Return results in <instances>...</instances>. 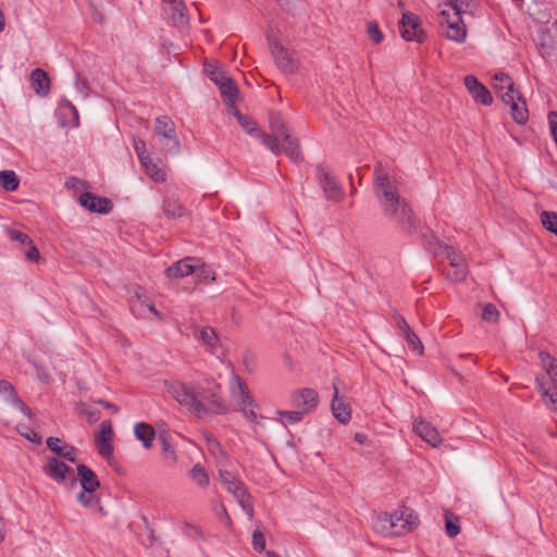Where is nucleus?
Masks as SVG:
<instances>
[{
	"label": "nucleus",
	"mask_w": 557,
	"mask_h": 557,
	"mask_svg": "<svg viewBox=\"0 0 557 557\" xmlns=\"http://www.w3.org/2000/svg\"><path fill=\"white\" fill-rule=\"evenodd\" d=\"M228 354V345L225 341H222L211 330V356L214 360L211 361V373L214 377H211V413H226L228 411L227 404L222 399L219 389L222 385V381L227 379L226 373L223 372L222 364L228 366L230 370H233L231 361L226 360Z\"/></svg>",
	"instance_id": "nucleus-1"
},
{
	"label": "nucleus",
	"mask_w": 557,
	"mask_h": 557,
	"mask_svg": "<svg viewBox=\"0 0 557 557\" xmlns=\"http://www.w3.org/2000/svg\"><path fill=\"white\" fill-rule=\"evenodd\" d=\"M271 134L260 133L263 145L273 153H286L293 161L301 159V151L298 140L292 136L285 122L273 115L270 121Z\"/></svg>",
	"instance_id": "nucleus-2"
},
{
	"label": "nucleus",
	"mask_w": 557,
	"mask_h": 557,
	"mask_svg": "<svg viewBox=\"0 0 557 557\" xmlns=\"http://www.w3.org/2000/svg\"><path fill=\"white\" fill-rule=\"evenodd\" d=\"M419 523L412 509L400 506L392 512H381L376 518V529L386 535H400L412 531Z\"/></svg>",
	"instance_id": "nucleus-3"
},
{
	"label": "nucleus",
	"mask_w": 557,
	"mask_h": 557,
	"mask_svg": "<svg viewBox=\"0 0 557 557\" xmlns=\"http://www.w3.org/2000/svg\"><path fill=\"white\" fill-rule=\"evenodd\" d=\"M223 372L226 373L227 379L222 381L230 388V394L236 404V409L240 411L246 419L251 422H257V404L255 403L248 386L240 376L235 374L234 370H230L228 366L222 364Z\"/></svg>",
	"instance_id": "nucleus-4"
},
{
	"label": "nucleus",
	"mask_w": 557,
	"mask_h": 557,
	"mask_svg": "<svg viewBox=\"0 0 557 557\" xmlns=\"http://www.w3.org/2000/svg\"><path fill=\"white\" fill-rule=\"evenodd\" d=\"M211 83L214 84L225 110L235 111V106L240 100L239 88L222 64L213 60H211Z\"/></svg>",
	"instance_id": "nucleus-5"
},
{
	"label": "nucleus",
	"mask_w": 557,
	"mask_h": 557,
	"mask_svg": "<svg viewBox=\"0 0 557 557\" xmlns=\"http://www.w3.org/2000/svg\"><path fill=\"white\" fill-rule=\"evenodd\" d=\"M169 392L177 403L186 407L198 418H205L207 416V397L203 392L197 391L185 384H172L169 387Z\"/></svg>",
	"instance_id": "nucleus-6"
},
{
	"label": "nucleus",
	"mask_w": 557,
	"mask_h": 557,
	"mask_svg": "<svg viewBox=\"0 0 557 557\" xmlns=\"http://www.w3.org/2000/svg\"><path fill=\"white\" fill-rule=\"evenodd\" d=\"M270 53L278 71L284 75H294L299 69L296 53L284 47L273 34H268Z\"/></svg>",
	"instance_id": "nucleus-7"
},
{
	"label": "nucleus",
	"mask_w": 557,
	"mask_h": 557,
	"mask_svg": "<svg viewBox=\"0 0 557 557\" xmlns=\"http://www.w3.org/2000/svg\"><path fill=\"white\" fill-rule=\"evenodd\" d=\"M220 484L237 500L239 506L246 511L249 520L253 519V508L251 505V497L243 487L242 482L227 470L219 469Z\"/></svg>",
	"instance_id": "nucleus-8"
},
{
	"label": "nucleus",
	"mask_w": 557,
	"mask_h": 557,
	"mask_svg": "<svg viewBox=\"0 0 557 557\" xmlns=\"http://www.w3.org/2000/svg\"><path fill=\"white\" fill-rule=\"evenodd\" d=\"M165 273L170 278L194 275L196 278L201 280L207 277V267L196 258H185L169 267Z\"/></svg>",
	"instance_id": "nucleus-9"
},
{
	"label": "nucleus",
	"mask_w": 557,
	"mask_h": 557,
	"mask_svg": "<svg viewBox=\"0 0 557 557\" xmlns=\"http://www.w3.org/2000/svg\"><path fill=\"white\" fill-rule=\"evenodd\" d=\"M154 134L160 138L168 150L173 152L180 150L176 126L171 117L166 115L158 116L154 124Z\"/></svg>",
	"instance_id": "nucleus-10"
},
{
	"label": "nucleus",
	"mask_w": 557,
	"mask_h": 557,
	"mask_svg": "<svg viewBox=\"0 0 557 557\" xmlns=\"http://www.w3.org/2000/svg\"><path fill=\"white\" fill-rule=\"evenodd\" d=\"M44 472L47 476H49L58 484L64 483L66 480H70L72 486L76 485V478L74 475L73 469L65 465L63 460L57 457H47L46 465L44 467Z\"/></svg>",
	"instance_id": "nucleus-11"
},
{
	"label": "nucleus",
	"mask_w": 557,
	"mask_h": 557,
	"mask_svg": "<svg viewBox=\"0 0 557 557\" xmlns=\"http://www.w3.org/2000/svg\"><path fill=\"white\" fill-rule=\"evenodd\" d=\"M380 205L385 215L397 219L403 224H412L410 210L399 193L381 201Z\"/></svg>",
	"instance_id": "nucleus-12"
},
{
	"label": "nucleus",
	"mask_w": 557,
	"mask_h": 557,
	"mask_svg": "<svg viewBox=\"0 0 557 557\" xmlns=\"http://www.w3.org/2000/svg\"><path fill=\"white\" fill-rule=\"evenodd\" d=\"M373 189L379 202L399 193L397 182L383 170L381 163H377L374 168Z\"/></svg>",
	"instance_id": "nucleus-13"
},
{
	"label": "nucleus",
	"mask_w": 557,
	"mask_h": 557,
	"mask_svg": "<svg viewBox=\"0 0 557 557\" xmlns=\"http://www.w3.org/2000/svg\"><path fill=\"white\" fill-rule=\"evenodd\" d=\"M441 24H446L447 26V30L445 33L446 38L456 42H462L467 36L462 15L449 14L447 11L443 10L441 12Z\"/></svg>",
	"instance_id": "nucleus-14"
},
{
	"label": "nucleus",
	"mask_w": 557,
	"mask_h": 557,
	"mask_svg": "<svg viewBox=\"0 0 557 557\" xmlns=\"http://www.w3.org/2000/svg\"><path fill=\"white\" fill-rule=\"evenodd\" d=\"M421 20L418 15L406 12L400 21L401 36L408 41L422 42L424 32L420 28Z\"/></svg>",
	"instance_id": "nucleus-15"
},
{
	"label": "nucleus",
	"mask_w": 557,
	"mask_h": 557,
	"mask_svg": "<svg viewBox=\"0 0 557 557\" xmlns=\"http://www.w3.org/2000/svg\"><path fill=\"white\" fill-rule=\"evenodd\" d=\"M331 410L333 417L341 423V424H348L351 420V407L350 405L345 400L343 396H339L338 388L336 385H333V397L331 401Z\"/></svg>",
	"instance_id": "nucleus-16"
},
{
	"label": "nucleus",
	"mask_w": 557,
	"mask_h": 557,
	"mask_svg": "<svg viewBox=\"0 0 557 557\" xmlns=\"http://www.w3.org/2000/svg\"><path fill=\"white\" fill-rule=\"evenodd\" d=\"M165 13L172 21L173 25L178 29H185L188 26V17L186 15V5L182 0H164Z\"/></svg>",
	"instance_id": "nucleus-17"
},
{
	"label": "nucleus",
	"mask_w": 557,
	"mask_h": 557,
	"mask_svg": "<svg viewBox=\"0 0 557 557\" xmlns=\"http://www.w3.org/2000/svg\"><path fill=\"white\" fill-rule=\"evenodd\" d=\"M113 436V429L110 421H102L100 424V431L95 435V443L99 454L103 458L111 457L113 453V446L111 440Z\"/></svg>",
	"instance_id": "nucleus-18"
},
{
	"label": "nucleus",
	"mask_w": 557,
	"mask_h": 557,
	"mask_svg": "<svg viewBox=\"0 0 557 557\" xmlns=\"http://www.w3.org/2000/svg\"><path fill=\"white\" fill-rule=\"evenodd\" d=\"M493 88L505 103H509L512 100V97L519 94L517 90H515V84L512 79L503 72L494 74Z\"/></svg>",
	"instance_id": "nucleus-19"
},
{
	"label": "nucleus",
	"mask_w": 557,
	"mask_h": 557,
	"mask_svg": "<svg viewBox=\"0 0 557 557\" xmlns=\"http://www.w3.org/2000/svg\"><path fill=\"white\" fill-rule=\"evenodd\" d=\"M318 176L320 185L330 200H338L342 198L343 191L335 177L323 166L318 168Z\"/></svg>",
	"instance_id": "nucleus-20"
},
{
	"label": "nucleus",
	"mask_w": 557,
	"mask_h": 557,
	"mask_svg": "<svg viewBox=\"0 0 557 557\" xmlns=\"http://www.w3.org/2000/svg\"><path fill=\"white\" fill-rule=\"evenodd\" d=\"M413 432L432 447H437L442 443V437L437 430L423 419H414Z\"/></svg>",
	"instance_id": "nucleus-21"
},
{
	"label": "nucleus",
	"mask_w": 557,
	"mask_h": 557,
	"mask_svg": "<svg viewBox=\"0 0 557 557\" xmlns=\"http://www.w3.org/2000/svg\"><path fill=\"white\" fill-rule=\"evenodd\" d=\"M79 203L91 212L108 213L112 209V203L108 198L98 197L91 193H83L79 196Z\"/></svg>",
	"instance_id": "nucleus-22"
},
{
	"label": "nucleus",
	"mask_w": 557,
	"mask_h": 557,
	"mask_svg": "<svg viewBox=\"0 0 557 557\" xmlns=\"http://www.w3.org/2000/svg\"><path fill=\"white\" fill-rule=\"evenodd\" d=\"M465 86L468 91L473 96L475 101L488 106L493 102V97L487 88L482 85L475 76L468 75L465 77Z\"/></svg>",
	"instance_id": "nucleus-23"
},
{
	"label": "nucleus",
	"mask_w": 557,
	"mask_h": 557,
	"mask_svg": "<svg viewBox=\"0 0 557 557\" xmlns=\"http://www.w3.org/2000/svg\"><path fill=\"white\" fill-rule=\"evenodd\" d=\"M75 478L76 482H79L82 490L87 492H96L100 486L96 473L84 463L77 465V475Z\"/></svg>",
	"instance_id": "nucleus-24"
},
{
	"label": "nucleus",
	"mask_w": 557,
	"mask_h": 557,
	"mask_svg": "<svg viewBox=\"0 0 557 557\" xmlns=\"http://www.w3.org/2000/svg\"><path fill=\"white\" fill-rule=\"evenodd\" d=\"M46 443L48 448L60 458L71 462L76 461L77 451L75 447L67 444H62V441L59 437L53 436L48 437Z\"/></svg>",
	"instance_id": "nucleus-25"
},
{
	"label": "nucleus",
	"mask_w": 557,
	"mask_h": 557,
	"mask_svg": "<svg viewBox=\"0 0 557 557\" xmlns=\"http://www.w3.org/2000/svg\"><path fill=\"white\" fill-rule=\"evenodd\" d=\"M539 356L546 372V375H543L546 384L557 386V359L546 351H540Z\"/></svg>",
	"instance_id": "nucleus-26"
},
{
	"label": "nucleus",
	"mask_w": 557,
	"mask_h": 557,
	"mask_svg": "<svg viewBox=\"0 0 557 557\" xmlns=\"http://www.w3.org/2000/svg\"><path fill=\"white\" fill-rule=\"evenodd\" d=\"M536 386L542 394L545 405L553 411H557V386L546 385L544 376L536 377Z\"/></svg>",
	"instance_id": "nucleus-27"
},
{
	"label": "nucleus",
	"mask_w": 557,
	"mask_h": 557,
	"mask_svg": "<svg viewBox=\"0 0 557 557\" xmlns=\"http://www.w3.org/2000/svg\"><path fill=\"white\" fill-rule=\"evenodd\" d=\"M30 83L34 91L39 96H47L50 91V79L41 69H36L30 74Z\"/></svg>",
	"instance_id": "nucleus-28"
},
{
	"label": "nucleus",
	"mask_w": 557,
	"mask_h": 557,
	"mask_svg": "<svg viewBox=\"0 0 557 557\" xmlns=\"http://www.w3.org/2000/svg\"><path fill=\"white\" fill-rule=\"evenodd\" d=\"M508 104H510L512 119L518 124L527 123L528 117H529V112H528L527 104H525V101L523 100L522 96L519 94L517 96H513L512 100Z\"/></svg>",
	"instance_id": "nucleus-29"
},
{
	"label": "nucleus",
	"mask_w": 557,
	"mask_h": 557,
	"mask_svg": "<svg viewBox=\"0 0 557 557\" xmlns=\"http://www.w3.org/2000/svg\"><path fill=\"white\" fill-rule=\"evenodd\" d=\"M135 435L140 441L145 448H150L156 436L154 429L145 422H139L134 429Z\"/></svg>",
	"instance_id": "nucleus-30"
},
{
	"label": "nucleus",
	"mask_w": 557,
	"mask_h": 557,
	"mask_svg": "<svg viewBox=\"0 0 557 557\" xmlns=\"http://www.w3.org/2000/svg\"><path fill=\"white\" fill-rule=\"evenodd\" d=\"M294 400L305 407V411H309L318 404V394L312 388H302L294 394Z\"/></svg>",
	"instance_id": "nucleus-31"
},
{
	"label": "nucleus",
	"mask_w": 557,
	"mask_h": 557,
	"mask_svg": "<svg viewBox=\"0 0 557 557\" xmlns=\"http://www.w3.org/2000/svg\"><path fill=\"white\" fill-rule=\"evenodd\" d=\"M163 213L168 219L182 218L185 213V209L182 203L174 198H165L163 201Z\"/></svg>",
	"instance_id": "nucleus-32"
},
{
	"label": "nucleus",
	"mask_w": 557,
	"mask_h": 557,
	"mask_svg": "<svg viewBox=\"0 0 557 557\" xmlns=\"http://www.w3.org/2000/svg\"><path fill=\"white\" fill-rule=\"evenodd\" d=\"M20 178L14 171H0V186L7 191H14L18 188Z\"/></svg>",
	"instance_id": "nucleus-33"
},
{
	"label": "nucleus",
	"mask_w": 557,
	"mask_h": 557,
	"mask_svg": "<svg viewBox=\"0 0 557 557\" xmlns=\"http://www.w3.org/2000/svg\"><path fill=\"white\" fill-rule=\"evenodd\" d=\"M140 164L144 168L146 174L149 175L154 182L160 183L165 181L164 171L161 168H159L158 164L154 163L151 158L141 161Z\"/></svg>",
	"instance_id": "nucleus-34"
},
{
	"label": "nucleus",
	"mask_w": 557,
	"mask_h": 557,
	"mask_svg": "<svg viewBox=\"0 0 557 557\" xmlns=\"http://www.w3.org/2000/svg\"><path fill=\"white\" fill-rule=\"evenodd\" d=\"M189 475L191 480L200 487H206L209 483V475L207 473V470L200 463H196L191 468V470L189 471Z\"/></svg>",
	"instance_id": "nucleus-35"
},
{
	"label": "nucleus",
	"mask_w": 557,
	"mask_h": 557,
	"mask_svg": "<svg viewBox=\"0 0 557 557\" xmlns=\"http://www.w3.org/2000/svg\"><path fill=\"white\" fill-rule=\"evenodd\" d=\"M454 15L472 14L474 9L473 0H449Z\"/></svg>",
	"instance_id": "nucleus-36"
},
{
	"label": "nucleus",
	"mask_w": 557,
	"mask_h": 557,
	"mask_svg": "<svg viewBox=\"0 0 557 557\" xmlns=\"http://www.w3.org/2000/svg\"><path fill=\"white\" fill-rule=\"evenodd\" d=\"M228 114H232L236 117L239 125L250 135L257 134L260 137V131L257 128L256 124L249 121L246 116H244L238 110L237 106H235V111H226Z\"/></svg>",
	"instance_id": "nucleus-37"
},
{
	"label": "nucleus",
	"mask_w": 557,
	"mask_h": 557,
	"mask_svg": "<svg viewBox=\"0 0 557 557\" xmlns=\"http://www.w3.org/2000/svg\"><path fill=\"white\" fill-rule=\"evenodd\" d=\"M445 530L449 537H455L460 533L459 518L450 511H445Z\"/></svg>",
	"instance_id": "nucleus-38"
},
{
	"label": "nucleus",
	"mask_w": 557,
	"mask_h": 557,
	"mask_svg": "<svg viewBox=\"0 0 557 557\" xmlns=\"http://www.w3.org/2000/svg\"><path fill=\"white\" fill-rule=\"evenodd\" d=\"M543 226L557 236V213L553 211H543L541 213Z\"/></svg>",
	"instance_id": "nucleus-39"
},
{
	"label": "nucleus",
	"mask_w": 557,
	"mask_h": 557,
	"mask_svg": "<svg viewBox=\"0 0 557 557\" xmlns=\"http://www.w3.org/2000/svg\"><path fill=\"white\" fill-rule=\"evenodd\" d=\"M443 248L445 249L446 258L449 260L451 267L458 269H461V267H466L465 259L460 253L455 251L449 246H444Z\"/></svg>",
	"instance_id": "nucleus-40"
},
{
	"label": "nucleus",
	"mask_w": 557,
	"mask_h": 557,
	"mask_svg": "<svg viewBox=\"0 0 557 557\" xmlns=\"http://www.w3.org/2000/svg\"><path fill=\"white\" fill-rule=\"evenodd\" d=\"M160 440H161L165 461L169 462L170 465H174L177 460L175 450L171 447V445L168 441V437L165 435L161 434Z\"/></svg>",
	"instance_id": "nucleus-41"
},
{
	"label": "nucleus",
	"mask_w": 557,
	"mask_h": 557,
	"mask_svg": "<svg viewBox=\"0 0 557 557\" xmlns=\"http://www.w3.org/2000/svg\"><path fill=\"white\" fill-rule=\"evenodd\" d=\"M499 311L493 304H486L483 307L481 319L486 322L497 323Z\"/></svg>",
	"instance_id": "nucleus-42"
},
{
	"label": "nucleus",
	"mask_w": 557,
	"mask_h": 557,
	"mask_svg": "<svg viewBox=\"0 0 557 557\" xmlns=\"http://www.w3.org/2000/svg\"><path fill=\"white\" fill-rule=\"evenodd\" d=\"M367 34L374 44H380L384 39L376 22H369L367 24Z\"/></svg>",
	"instance_id": "nucleus-43"
},
{
	"label": "nucleus",
	"mask_w": 557,
	"mask_h": 557,
	"mask_svg": "<svg viewBox=\"0 0 557 557\" xmlns=\"http://www.w3.org/2000/svg\"><path fill=\"white\" fill-rule=\"evenodd\" d=\"M405 339L408 342L412 350L417 351L420 356L424 354L423 344L413 331L405 335Z\"/></svg>",
	"instance_id": "nucleus-44"
},
{
	"label": "nucleus",
	"mask_w": 557,
	"mask_h": 557,
	"mask_svg": "<svg viewBox=\"0 0 557 557\" xmlns=\"http://www.w3.org/2000/svg\"><path fill=\"white\" fill-rule=\"evenodd\" d=\"M8 235L11 240L17 242L21 246H26L32 244V239L28 237L27 234L22 233L16 230L9 228Z\"/></svg>",
	"instance_id": "nucleus-45"
},
{
	"label": "nucleus",
	"mask_w": 557,
	"mask_h": 557,
	"mask_svg": "<svg viewBox=\"0 0 557 557\" xmlns=\"http://www.w3.org/2000/svg\"><path fill=\"white\" fill-rule=\"evenodd\" d=\"M17 431L22 436H24L28 441L36 443V444L41 443V436L38 433H36L34 430L29 429L28 426L18 425Z\"/></svg>",
	"instance_id": "nucleus-46"
},
{
	"label": "nucleus",
	"mask_w": 557,
	"mask_h": 557,
	"mask_svg": "<svg viewBox=\"0 0 557 557\" xmlns=\"http://www.w3.org/2000/svg\"><path fill=\"white\" fill-rule=\"evenodd\" d=\"M79 413L85 416L89 423H94L99 419V411L92 409L88 405L82 404L79 406Z\"/></svg>",
	"instance_id": "nucleus-47"
},
{
	"label": "nucleus",
	"mask_w": 557,
	"mask_h": 557,
	"mask_svg": "<svg viewBox=\"0 0 557 557\" xmlns=\"http://www.w3.org/2000/svg\"><path fill=\"white\" fill-rule=\"evenodd\" d=\"M95 493L96 492H87L85 490H82V492L77 495L78 503L84 507L91 506L94 503L97 502Z\"/></svg>",
	"instance_id": "nucleus-48"
},
{
	"label": "nucleus",
	"mask_w": 557,
	"mask_h": 557,
	"mask_svg": "<svg viewBox=\"0 0 557 557\" xmlns=\"http://www.w3.org/2000/svg\"><path fill=\"white\" fill-rule=\"evenodd\" d=\"M252 546L259 553H261L265 549L264 535L259 530H256L252 534Z\"/></svg>",
	"instance_id": "nucleus-49"
},
{
	"label": "nucleus",
	"mask_w": 557,
	"mask_h": 557,
	"mask_svg": "<svg viewBox=\"0 0 557 557\" xmlns=\"http://www.w3.org/2000/svg\"><path fill=\"white\" fill-rule=\"evenodd\" d=\"M134 149H135L136 154L140 162L144 160H148V158H150L146 153V143L143 139H140V138L134 139Z\"/></svg>",
	"instance_id": "nucleus-50"
},
{
	"label": "nucleus",
	"mask_w": 557,
	"mask_h": 557,
	"mask_svg": "<svg viewBox=\"0 0 557 557\" xmlns=\"http://www.w3.org/2000/svg\"><path fill=\"white\" fill-rule=\"evenodd\" d=\"M0 394L7 397L9 400L16 395L13 385L8 381H0Z\"/></svg>",
	"instance_id": "nucleus-51"
},
{
	"label": "nucleus",
	"mask_w": 557,
	"mask_h": 557,
	"mask_svg": "<svg viewBox=\"0 0 557 557\" xmlns=\"http://www.w3.org/2000/svg\"><path fill=\"white\" fill-rule=\"evenodd\" d=\"M10 401L15 405L28 418L33 417L32 410L25 405V403L16 395H14Z\"/></svg>",
	"instance_id": "nucleus-52"
},
{
	"label": "nucleus",
	"mask_w": 557,
	"mask_h": 557,
	"mask_svg": "<svg viewBox=\"0 0 557 557\" xmlns=\"http://www.w3.org/2000/svg\"><path fill=\"white\" fill-rule=\"evenodd\" d=\"M27 249L25 250L24 255L27 260L29 261H38L40 258V253L34 243L32 242L30 245H26Z\"/></svg>",
	"instance_id": "nucleus-53"
},
{
	"label": "nucleus",
	"mask_w": 557,
	"mask_h": 557,
	"mask_svg": "<svg viewBox=\"0 0 557 557\" xmlns=\"http://www.w3.org/2000/svg\"><path fill=\"white\" fill-rule=\"evenodd\" d=\"M134 293V297L136 298V300L140 304V305H146L148 304V296H147V292L145 288H143L141 286H136L133 290Z\"/></svg>",
	"instance_id": "nucleus-54"
},
{
	"label": "nucleus",
	"mask_w": 557,
	"mask_h": 557,
	"mask_svg": "<svg viewBox=\"0 0 557 557\" xmlns=\"http://www.w3.org/2000/svg\"><path fill=\"white\" fill-rule=\"evenodd\" d=\"M456 271L451 275H447V278L454 282H462L468 274L467 267H461V269L455 268Z\"/></svg>",
	"instance_id": "nucleus-55"
},
{
	"label": "nucleus",
	"mask_w": 557,
	"mask_h": 557,
	"mask_svg": "<svg viewBox=\"0 0 557 557\" xmlns=\"http://www.w3.org/2000/svg\"><path fill=\"white\" fill-rule=\"evenodd\" d=\"M280 416L286 417L289 422L296 423L301 420L302 412L301 411H280Z\"/></svg>",
	"instance_id": "nucleus-56"
},
{
	"label": "nucleus",
	"mask_w": 557,
	"mask_h": 557,
	"mask_svg": "<svg viewBox=\"0 0 557 557\" xmlns=\"http://www.w3.org/2000/svg\"><path fill=\"white\" fill-rule=\"evenodd\" d=\"M76 89L78 92L83 95L84 98L88 96V83L85 79L77 77L76 79Z\"/></svg>",
	"instance_id": "nucleus-57"
},
{
	"label": "nucleus",
	"mask_w": 557,
	"mask_h": 557,
	"mask_svg": "<svg viewBox=\"0 0 557 557\" xmlns=\"http://www.w3.org/2000/svg\"><path fill=\"white\" fill-rule=\"evenodd\" d=\"M397 326L404 333V336L407 335L408 333L412 332L411 327L409 326V324L407 323V321L403 317L398 318Z\"/></svg>",
	"instance_id": "nucleus-58"
},
{
	"label": "nucleus",
	"mask_w": 557,
	"mask_h": 557,
	"mask_svg": "<svg viewBox=\"0 0 557 557\" xmlns=\"http://www.w3.org/2000/svg\"><path fill=\"white\" fill-rule=\"evenodd\" d=\"M185 527H186V534L188 536L193 537L194 535H197V536H200L201 539H203L202 532H200L197 527L189 524V523H186Z\"/></svg>",
	"instance_id": "nucleus-59"
},
{
	"label": "nucleus",
	"mask_w": 557,
	"mask_h": 557,
	"mask_svg": "<svg viewBox=\"0 0 557 557\" xmlns=\"http://www.w3.org/2000/svg\"><path fill=\"white\" fill-rule=\"evenodd\" d=\"M35 368L37 370V376L38 379L44 382V383H49L50 381V376L48 375V373H46L39 366H37L35 363Z\"/></svg>",
	"instance_id": "nucleus-60"
},
{
	"label": "nucleus",
	"mask_w": 557,
	"mask_h": 557,
	"mask_svg": "<svg viewBox=\"0 0 557 557\" xmlns=\"http://www.w3.org/2000/svg\"><path fill=\"white\" fill-rule=\"evenodd\" d=\"M92 18L94 21L98 22L99 24H103L104 23V16L103 14L98 11V10H94L92 12Z\"/></svg>",
	"instance_id": "nucleus-61"
},
{
	"label": "nucleus",
	"mask_w": 557,
	"mask_h": 557,
	"mask_svg": "<svg viewBox=\"0 0 557 557\" xmlns=\"http://www.w3.org/2000/svg\"><path fill=\"white\" fill-rule=\"evenodd\" d=\"M98 403L100 405H102L103 407H106L108 409H111L114 413H116L119 411V408L114 404H111V403L106 401V400H99Z\"/></svg>",
	"instance_id": "nucleus-62"
},
{
	"label": "nucleus",
	"mask_w": 557,
	"mask_h": 557,
	"mask_svg": "<svg viewBox=\"0 0 557 557\" xmlns=\"http://www.w3.org/2000/svg\"><path fill=\"white\" fill-rule=\"evenodd\" d=\"M147 531H148V537L150 541V545H152L156 542V531L149 524H147Z\"/></svg>",
	"instance_id": "nucleus-63"
},
{
	"label": "nucleus",
	"mask_w": 557,
	"mask_h": 557,
	"mask_svg": "<svg viewBox=\"0 0 557 557\" xmlns=\"http://www.w3.org/2000/svg\"><path fill=\"white\" fill-rule=\"evenodd\" d=\"M145 306H147V308L149 309L150 312H152L158 319L162 320V315L161 313L154 308V306L152 304H146Z\"/></svg>",
	"instance_id": "nucleus-64"
}]
</instances>
